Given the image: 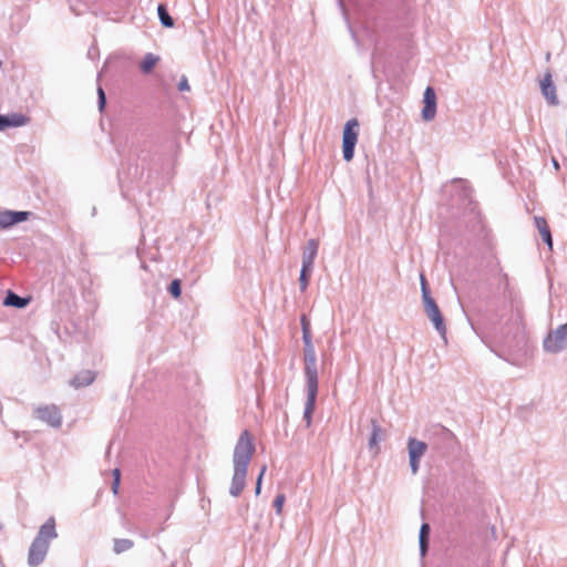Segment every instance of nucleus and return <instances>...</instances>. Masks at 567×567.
<instances>
[{"mask_svg": "<svg viewBox=\"0 0 567 567\" xmlns=\"http://www.w3.org/2000/svg\"><path fill=\"white\" fill-rule=\"evenodd\" d=\"M256 451L255 443L248 430H244L234 447L233 465L234 474L229 487V494L238 497L246 486L248 466Z\"/></svg>", "mask_w": 567, "mask_h": 567, "instance_id": "obj_1", "label": "nucleus"}, {"mask_svg": "<svg viewBox=\"0 0 567 567\" xmlns=\"http://www.w3.org/2000/svg\"><path fill=\"white\" fill-rule=\"evenodd\" d=\"M56 537L55 519L50 517L43 525H41L35 538L30 545L28 553L29 566L37 567L43 563L49 551L51 540Z\"/></svg>", "mask_w": 567, "mask_h": 567, "instance_id": "obj_2", "label": "nucleus"}, {"mask_svg": "<svg viewBox=\"0 0 567 567\" xmlns=\"http://www.w3.org/2000/svg\"><path fill=\"white\" fill-rule=\"evenodd\" d=\"M543 348L547 353H559L567 348V323L549 330L543 341Z\"/></svg>", "mask_w": 567, "mask_h": 567, "instance_id": "obj_3", "label": "nucleus"}, {"mask_svg": "<svg viewBox=\"0 0 567 567\" xmlns=\"http://www.w3.org/2000/svg\"><path fill=\"white\" fill-rule=\"evenodd\" d=\"M359 122L357 118L349 120L343 127L342 153L343 158L350 162L354 156V147L358 142Z\"/></svg>", "mask_w": 567, "mask_h": 567, "instance_id": "obj_4", "label": "nucleus"}, {"mask_svg": "<svg viewBox=\"0 0 567 567\" xmlns=\"http://www.w3.org/2000/svg\"><path fill=\"white\" fill-rule=\"evenodd\" d=\"M427 451V445L425 442L416 440L415 437H410L408 440V452H409V461L412 474H416L420 468V460Z\"/></svg>", "mask_w": 567, "mask_h": 567, "instance_id": "obj_5", "label": "nucleus"}, {"mask_svg": "<svg viewBox=\"0 0 567 567\" xmlns=\"http://www.w3.org/2000/svg\"><path fill=\"white\" fill-rule=\"evenodd\" d=\"M423 302L424 311L427 316V318L432 321L435 330L442 336L445 337L446 334V326L444 322V318L440 311V308L436 303V301L432 298Z\"/></svg>", "mask_w": 567, "mask_h": 567, "instance_id": "obj_6", "label": "nucleus"}, {"mask_svg": "<svg viewBox=\"0 0 567 567\" xmlns=\"http://www.w3.org/2000/svg\"><path fill=\"white\" fill-rule=\"evenodd\" d=\"M35 416L52 427H60L62 416L55 405L39 406L34 410Z\"/></svg>", "mask_w": 567, "mask_h": 567, "instance_id": "obj_7", "label": "nucleus"}, {"mask_svg": "<svg viewBox=\"0 0 567 567\" xmlns=\"http://www.w3.org/2000/svg\"><path fill=\"white\" fill-rule=\"evenodd\" d=\"M423 102L422 118L424 121H432L436 115V94L432 86L425 89Z\"/></svg>", "mask_w": 567, "mask_h": 567, "instance_id": "obj_8", "label": "nucleus"}, {"mask_svg": "<svg viewBox=\"0 0 567 567\" xmlns=\"http://www.w3.org/2000/svg\"><path fill=\"white\" fill-rule=\"evenodd\" d=\"M305 375L307 380V390H318L316 353H312V358L305 355Z\"/></svg>", "mask_w": 567, "mask_h": 567, "instance_id": "obj_9", "label": "nucleus"}, {"mask_svg": "<svg viewBox=\"0 0 567 567\" xmlns=\"http://www.w3.org/2000/svg\"><path fill=\"white\" fill-rule=\"evenodd\" d=\"M29 212H0V230L8 229L11 226L28 219Z\"/></svg>", "mask_w": 567, "mask_h": 567, "instance_id": "obj_10", "label": "nucleus"}, {"mask_svg": "<svg viewBox=\"0 0 567 567\" xmlns=\"http://www.w3.org/2000/svg\"><path fill=\"white\" fill-rule=\"evenodd\" d=\"M301 329H302V340H303V354L312 358V353H316L315 347L312 344V336L310 331V320L306 315H302L300 318Z\"/></svg>", "mask_w": 567, "mask_h": 567, "instance_id": "obj_11", "label": "nucleus"}, {"mask_svg": "<svg viewBox=\"0 0 567 567\" xmlns=\"http://www.w3.org/2000/svg\"><path fill=\"white\" fill-rule=\"evenodd\" d=\"M540 89L544 97L550 105L558 104L559 101L556 94V86L553 83L550 73H546L544 79L540 81Z\"/></svg>", "mask_w": 567, "mask_h": 567, "instance_id": "obj_12", "label": "nucleus"}, {"mask_svg": "<svg viewBox=\"0 0 567 567\" xmlns=\"http://www.w3.org/2000/svg\"><path fill=\"white\" fill-rule=\"evenodd\" d=\"M319 241L317 239H309L302 251V266L313 268V262L318 254Z\"/></svg>", "mask_w": 567, "mask_h": 567, "instance_id": "obj_13", "label": "nucleus"}, {"mask_svg": "<svg viewBox=\"0 0 567 567\" xmlns=\"http://www.w3.org/2000/svg\"><path fill=\"white\" fill-rule=\"evenodd\" d=\"M28 118L23 114H11V115H0V131H3L7 127H19L23 126L27 123Z\"/></svg>", "mask_w": 567, "mask_h": 567, "instance_id": "obj_14", "label": "nucleus"}, {"mask_svg": "<svg viewBox=\"0 0 567 567\" xmlns=\"http://www.w3.org/2000/svg\"><path fill=\"white\" fill-rule=\"evenodd\" d=\"M384 439L383 430L375 419L371 420V435L369 439V449L379 452V443Z\"/></svg>", "mask_w": 567, "mask_h": 567, "instance_id": "obj_15", "label": "nucleus"}, {"mask_svg": "<svg viewBox=\"0 0 567 567\" xmlns=\"http://www.w3.org/2000/svg\"><path fill=\"white\" fill-rule=\"evenodd\" d=\"M534 224H535L536 228L538 229L544 243H546V245L549 248H551L553 247V238H551V233H550L549 226L547 224V220L542 216H535Z\"/></svg>", "mask_w": 567, "mask_h": 567, "instance_id": "obj_16", "label": "nucleus"}, {"mask_svg": "<svg viewBox=\"0 0 567 567\" xmlns=\"http://www.w3.org/2000/svg\"><path fill=\"white\" fill-rule=\"evenodd\" d=\"M95 380V373L91 370L79 372L71 381L70 385L74 388L89 386Z\"/></svg>", "mask_w": 567, "mask_h": 567, "instance_id": "obj_17", "label": "nucleus"}, {"mask_svg": "<svg viewBox=\"0 0 567 567\" xmlns=\"http://www.w3.org/2000/svg\"><path fill=\"white\" fill-rule=\"evenodd\" d=\"M317 401V392H308L307 400L305 403L303 410V420L306 422V426L309 427L312 421V413L315 411V405Z\"/></svg>", "mask_w": 567, "mask_h": 567, "instance_id": "obj_18", "label": "nucleus"}, {"mask_svg": "<svg viewBox=\"0 0 567 567\" xmlns=\"http://www.w3.org/2000/svg\"><path fill=\"white\" fill-rule=\"evenodd\" d=\"M28 303H29L28 298H22L12 291H9L7 293L4 301H3L4 306L16 307L18 309L24 308L25 306H28Z\"/></svg>", "mask_w": 567, "mask_h": 567, "instance_id": "obj_19", "label": "nucleus"}, {"mask_svg": "<svg viewBox=\"0 0 567 567\" xmlns=\"http://www.w3.org/2000/svg\"><path fill=\"white\" fill-rule=\"evenodd\" d=\"M158 61H159V56H157L153 53H147L144 56V59L142 60V62L140 63V69L142 71V73L148 74Z\"/></svg>", "mask_w": 567, "mask_h": 567, "instance_id": "obj_20", "label": "nucleus"}, {"mask_svg": "<svg viewBox=\"0 0 567 567\" xmlns=\"http://www.w3.org/2000/svg\"><path fill=\"white\" fill-rule=\"evenodd\" d=\"M429 534H430V526L427 524H423L420 528V535H419L420 551H421L422 556H424L427 550Z\"/></svg>", "mask_w": 567, "mask_h": 567, "instance_id": "obj_21", "label": "nucleus"}, {"mask_svg": "<svg viewBox=\"0 0 567 567\" xmlns=\"http://www.w3.org/2000/svg\"><path fill=\"white\" fill-rule=\"evenodd\" d=\"M157 13H158V18H159V21L165 27V28H172L174 27V20L173 18L168 14V11L166 9V6L161 3L158 4L157 7Z\"/></svg>", "mask_w": 567, "mask_h": 567, "instance_id": "obj_22", "label": "nucleus"}, {"mask_svg": "<svg viewBox=\"0 0 567 567\" xmlns=\"http://www.w3.org/2000/svg\"><path fill=\"white\" fill-rule=\"evenodd\" d=\"M133 546H134V543L131 539L116 538V539H114L113 550L115 554H122V553L133 548Z\"/></svg>", "mask_w": 567, "mask_h": 567, "instance_id": "obj_23", "label": "nucleus"}, {"mask_svg": "<svg viewBox=\"0 0 567 567\" xmlns=\"http://www.w3.org/2000/svg\"><path fill=\"white\" fill-rule=\"evenodd\" d=\"M312 271L311 267H301L299 282H300V290L305 291L309 284V275Z\"/></svg>", "mask_w": 567, "mask_h": 567, "instance_id": "obj_24", "label": "nucleus"}, {"mask_svg": "<svg viewBox=\"0 0 567 567\" xmlns=\"http://www.w3.org/2000/svg\"><path fill=\"white\" fill-rule=\"evenodd\" d=\"M420 284H421V293H422V301L432 299L429 284L426 281V278L423 274L420 275Z\"/></svg>", "mask_w": 567, "mask_h": 567, "instance_id": "obj_25", "label": "nucleus"}, {"mask_svg": "<svg viewBox=\"0 0 567 567\" xmlns=\"http://www.w3.org/2000/svg\"><path fill=\"white\" fill-rule=\"evenodd\" d=\"M168 291L175 299L179 298L182 293L181 280L174 279L168 287Z\"/></svg>", "mask_w": 567, "mask_h": 567, "instance_id": "obj_26", "label": "nucleus"}, {"mask_svg": "<svg viewBox=\"0 0 567 567\" xmlns=\"http://www.w3.org/2000/svg\"><path fill=\"white\" fill-rule=\"evenodd\" d=\"M286 501V497L284 494H278L274 499V508L276 509L277 514H281L284 503Z\"/></svg>", "mask_w": 567, "mask_h": 567, "instance_id": "obj_27", "label": "nucleus"}, {"mask_svg": "<svg viewBox=\"0 0 567 567\" xmlns=\"http://www.w3.org/2000/svg\"><path fill=\"white\" fill-rule=\"evenodd\" d=\"M266 471H267V466H266V465H264V466L261 467L260 473H259V475H258V477H257V481H256V488H255V494H256V495H259V494H260V491H261V483H262V477H264V475H265Z\"/></svg>", "mask_w": 567, "mask_h": 567, "instance_id": "obj_28", "label": "nucleus"}, {"mask_svg": "<svg viewBox=\"0 0 567 567\" xmlns=\"http://www.w3.org/2000/svg\"><path fill=\"white\" fill-rule=\"evenodd\" d=\"M97 96H99V99H97L99 109H100V111H103L105 103H106V97H105L104 90L101 86L97 87Z\"/></svg>", "mask_w": 567, "mask_h": 567, "instance_id": "obj_29", "label": "nucleus"}, {"mask_svg": "<svg viewBox=\"0 0 567 567\" xmlns=\"http://www.w3.org/2000/svg\"><path fill=\"white\" fill-rule=\"evenodd\" d=\"M178 90L182 91V92H185V91H189L190 90V86L188 84V80L185 75H183L179 80V83H178Z\"/></svg>", "mask_w": 567, "mask_h": 567, "instance_id": "obj_30", "label": "nucleus"}, {"mask_svg": "<svg viewBox=\"0 0 567 567\" xmlns=\"http://www.w3.org/2000/svg\"><path fill=\"white\" fill-rule=\"evenodd\" d=\"M118 486H120V480H113L112 491H113L114 494H117Z\"/></svg>", "mask_w": 567, "mask_h": 567, "instance_id": "obj_31", "label": "nucleus"}, {"mask_svg": "<svg viewBox=\"0 0 567 567\" xmlns=\"http://www.w3.org/2000/svg\"><path fill=\"white\" fill-rule=\"evenodd\" d=\"M121 477V472L118 468H114L113 470V480H120Z\"/></svg>", "mask_w": 567, "mask_h": 567, "instance_id": "obj_32", "label": "nucleus"}, {"mask_svg": "<svg viewBox=\"0 0 567 567\" xmlns=\"http://www.w3.org/2000/svg\"><path fill=\"white\" fill-rule=\"evenodd\" d=\"M553 163H554V166H555L556 168H558V167H559L558 162H557L556 159H553Z\"/></svg>", "mask_w": 567, "mask_h": 567, "instance_id": "obj_33", "label": "nucleus"}, {"mask_svg": "<svg viewBox=\"0 0 567 567\" xmlns=\"http://www.w3.org/2000/svg\"><path fill=\"white\" fill-rule=\"evenodd\" d=\"M142 536H143L144 538H147V537H148V536H147V534H145V533H143V534H142Z\"/></svg>", "mask_w": 567, "mask_h": 567, "instance_id": "obj_34", "label": "nucleus"}, {"mask_svg": "<svg viewBox=\"0 0 567 567\" xmlns=\"http://www.w3.org/2000/svg\"><path fill=\"white\" fill-rule=\"evenodd\" d=\"M2 66V62L0 61V68Z\"/></svg>", "mask_w": 567, "mask_h": 567, "instance_id": "obj_35", "label": "nucleus"}]
</instances>
